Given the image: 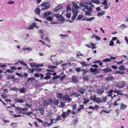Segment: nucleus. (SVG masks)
<instances>
[{
    "label": "nucleus",
    "mask_w": 128,
    "mask_h": 128,
    "mask_svg": "<svg viewBox=\"0 0 128 128\" xmlns=\"http://www.w3.org/2000/svg\"><path fill=\"white\" fill-rule=\"evenodd\" d=\"M126 84V82L124 81H122L119 82L116 86L119 88H121L124 87Z\"/></svg>",
    "instance_id": "1"
},
{
    "label": "nucleus",
    "mask_w": 128,
    "mask_h": 128,
    "mask_svg": "<svg viewBox=\"0 0 128 128\" xmlns=\"http://www.w3.org/2000/svg\"><path fill=\"white\" fill-rule=\"evenodd\" d=\"M41 5L42 6V10L47 9L50 6V4L48 2H44L41 4Z\"/></svg>",
    "instance_id": "2"
},
{
    "label": "nucleus",
    "mask_w": 128,
    "mask_h": 128,
    "mask_svg": "<svg viewBox=\"0 0 128 128\" xmlns=\"http://www.w3.org/2000/svg\"><path fill=\"white\" fill-rule=\"evenodd\" d=\"M90 71L91 72H93V74L95 75L99 73L100 70L96 68H90Z\"/></svg>",
    "instance_id": "3"
},
{
    "label": "nucleus",
    "mask_w": 128,
    "mask_h": 128,
    "mask_svg": "<svg viewBox=\"0 0 128 128\" xmlns=\"http://www.w3.org/2000/svg\"><path fill=\"white\" fill-rule=\"evenodd\" d=\"M52 102V100L51 99L48 100H44L43 101V104L45 106H47L50 103Z\"/></svg>",
    "instance_id": "4"
},
{
    "label": "nucleus",
    "mask_w": 128,
    "mask_h": 128,
    "mask_svg": "<svg viewBox=\"0 0 128 128\" xmlns=\"http://www.w3.org/2000/svg\"><path fill=\"white\" fill-rule=\"evenodd\" d=\"M16 108L19 110V111H18V112L22 114H26V113L27 112H26L25 110H22V108L18 106L17 107H16Z\"/></svg>",
    "instance_id": "5"
},
{
    "label": "nucleus",
    "mask_w": 128,
    "mask_h": 128,
    "mask_svg": "<svg viewBox=\"0 0 128 128\" xmlns=\"http://www.w3.org/2000/svg\"><path fill=\"white\" fill-rule=\"evenodd\" d=\"M63 100L66 101L68 102H70L71 100V99L70 98L69 96L67 94L64 96Z\"/></svg>",
    "instance_id": "6"
},
{
    "label": "nucleus",
    "mask_w": 128,
    "mask_h": 128,
    "mask_svg": "<svg viewBox=\"0 0 128 128\" xmlns=\"http://www.w3.org/2000/svg\"><path fill=\"white\" fill-rule=\"evenodd\" d=\"M96 92L99 94H102L104 92V90L103 88H98L97 89Z\"/></svg>",
    "instance_id": "7"
},
{
    "label": "nucleus",
    "mask_w": 128,
    "mask_h": 128,
    "mask_svg": "<svg viewBox=\"0 0 128 128\" xmlns=\"http://www.w3.org/2000/svg\"><path fill=\"white\" fill-rule=\"evenodd\" d=\"M52 13L50 12H45L43 15V17L44 18H46L47 16H50Z\"/></svg>",
    "instance_id": "8"
},
{
    "label": "nucleus",
    "mask_w": 128,
    "mask_h": 128,
    "mask_svg": "<svg viewBox=\"0 0 128 128\" xmlns=\"http://www.w3.org/2000/svg\"><path fill=\"white\" fill-rule=\"evenodd\" d=\"M62 8V5L61 4H60L55 8L54 11V12H56L59 10L61 9Z\"/></svg>",
    "instance_id": "9"
},
{
    "label": "nucleus",
    "mask_w": 128,
    "mask_h": 128,
    "mask_svg": "<svg viewBox=\"0 0 128 128\" xmlns=\"http://www.w3.org/2000/svg\"><path fill=\"white\" fill-rule=\"evenodd\" d=\"M102 70L105 73L108 72L112 71V69L110 68H106L102 69Z\"/></svg>",
    "instance_id": "10"
},
{
    "label": "nucleus",
    "mask_w": 128,
    "mask_h": 128,
    "mask_svg": "<svg viewBox=\"0 0 128 128\" xmlns=\"http://www.w3.org/2000/svg\"><path fill=\"white\" fill-rule=\"evenodd\" d=\"M64 96H63V94L62 93H59L57 95V96L58 98L60 100L63 99Z\"/></svg>",
    "instance_id": "11"
},
{
    "label": "nucleus",
    "mask_w": 128,
    "mask_h": 128,
    "mask_svg": "<svg viewBox=\"0 0 128 128\" xmlns=\"http://www.w3.org/2000/svg\"><path fill=\"white\" fill-rule=\"evenodd\" d=\"M78 120L76 118L74 119L71 122L70 124L72 125H74L76 124L78 122Z\"/></svg>",
    "instance_id": "12"
},
{
    "label": "nucleus",
    "mask_w": 128,
    "mask_h": 128,
    "mask_svg": "<svg viewBox=\"0 0 128 128\" xmlns=\"http://www.w3.org/2000/svg\"><path fill=\"white\" fill-rule=\"evenodd\" d=\"M85 90V89L84 88H80L78 90L79 92L82 94H83Z\"/></svg>",
    "instance_id": "13"
},
{
    "label": "nucleus",
    "mask_w": 128,
    "mask_h": 128,
    "mask_svg": "<svg viewBox=\"0 0 128 128\" xmlns=\"http://www.w3.org/2000/svg\"><path fill=\"white\" fill-rule=\"evenodd\" d=\"M77 78L75 76H73L72 77V80L74 83L78 82Z\"/></svg>",
    "instance_id": "14"
},
{
    "label": "nucleus",
    "mask_w": 128,
    "mask_h": 128,
    "mask_svg": "<svg viewBox=\"0 0 128 128\" xmlns=\"http://www.w3.org/2000/svg\"><path fill=\"white\" fill-rule=\"evenodd\" d=\"M68 115V112H63L61 116L62 117L64 118H65Z\"/></svg>",
    "instance_id": "15"
},
{
    "label": "nucleus",
    "mask_w": 128,
    "mask_h": 128,
    "mask_svg": "<svg viewBox=\"0 0 128 128\" xmlns=\"http://www.w3.org/2000/svg\"><path fill=\"white\" fill-rule=\"evenodd\" d=\"M87 88H89L88 91L91 92H94V88L90 85H89L87 86Z\"/></svg>",
    "instance_id": "16"
},
{
    "label": "nucleus",
    "mask_w": 128,
    "mask_h": 128,
    "mask_svg": "<svg viewBox=\"0 0 128 128\" xmlns=\"http://www.w3.org/2000/svg\"><path fill=\"white\" fill-rule=\"evenodd\" d=\"M40 9L38 8H36L35 10V12L36 14L38 15L40 13Z\"/></svg>",
    "instance_id": "17"
},
{
    "label": "nucleus",
    "mask_w": 128,
    "mask_h": 128,
    "mask_svg": "<svg viewBox=\"0 0 128 128\" xmlns=\"http://www.w3.org/2000/svg\"><path fill=\"white\" fill-rule=\"evenodd\" d=\"M72 4L73 6L75 8H76L77 9H78L79 8V7L76 3L74 2H72Z\"/></svg>",
    "instance_id": "18"
},
{
    "label": "nucleus",
    "mask_w": 128,
    "mask_h": 128,
    "mask_svg": "<svg viewBox=\"0 0 128 128\" xmlns=\"http://www.w3.org/2000/svg\"><path fill=\"white\" fill-rule=\"evenodd\" d=\"M126 105L124 104H120V108L121 110H124L127 107Z\"/></svg>",
    "instance_id": "19"
},
{
    "label": "nucleus",
    "mask_w": 128,
    "mask_h": 128,
    "mask_svg": "<svg viewBox=\"0 0 128 128\" xmlns=\"http://www.w3.org/2000/svg\"><path fill=\"white\" fill-rule=\"evenodd\" d=\"M15 101L16 102H18L20 103H21L24 102V101L22 99H18V98H16L15 99Z\"/></svg>",
    "instance_id": "20"
},
{
    "label": "nucleus",
    "mask_w": 128,
    "mask_h": 128,
    "mask_svg": "<svg viewBox=\"0 0 128 128\" xmlns=\"http://www.w3.org/2000/svg\"><path fill=\"white\" fill-rule=\"evenodd\" d=\"M96 95L91 96L90 97V98L91 100H94V102L96 100Z\"/></svg>",
    "instance_id": "21"
},
{
    "label": "nucleus",
    "mask_w": 128,
    "mask_h": 128,
    "mask_svg": "<svg viewBox=\"0 0 128 128\" xmlns=\"http://www.w3.org/2000/svg\"><path fill=\"white\" fill-rule=\"evenodd\" d=\"M85 8L88 11H91V12H92L93 11L92 8L88 6H85Z\"/></svg>",
    "instance_id": "22"
},
{
    "label": "nucleus",
    "mask_w": 128,
    "mask_h": 128,
    "mask_svg": "<svg viewBox=\"0 0 128 128\" xmlns=\"http://www.w3.org/2000/svg\"><path fill=\"white\" fill-rule=\"evenodd\" d=\"M23 50H28V53L30 51H32V49L31 48L28 47L27 48L24 47L23 48Z\"/></svg>",
    "instance_id": "23"
},
{
    "label": "nucleus",
    "mask_w": 128,
    "mask_h": 128,
    "mask_svg": "<svg viewBox=\"0 0 128 128\" xmlns=\"http://www.w3.org/2000/svg\"><path fill=\"white\" fill-rule=\"evenodd\" d=\"M101 99H100V98H96V100L94 101V102H96L97 103H101Z\"/></svg>",
    "instance_id": "24"
},
{
    "label": "nucleus",
    "mask_w": 128,
    "mask_h": 128,
    "mask_svg": "<svg viewBox=\"0 0 128 128\" xmlns=\"http://www.w3.org/2000/svg\"><path fill=\"white\" fill-rule=\"evenodd\" d=\"M91 2L94 3L99 4L100 3V1L98 0H91Z\"/></svg>",
    "instance_id": "25"
},
{
    "label": "nucleus",
    "mask_w": 128,
    "mask_h": 128,
    "mask_svg": "<svg viewBox=\"0 0 128 128\" xmlns=\"http://www.w3.org/2000/svg\"><path fill=\"white\" fill-rule=\"evenodd\" d=\"M30 65L31 67H34L36 68V64L35 62H31L30 64Z\"/></svg>",
    "instance_id": "26"
},
{
    "label": "nucleus",
    "mask_w": 128,
    "mask_h": 128,
    "mask_svg": "<svg viewBox=\"0 0 128 128\" xmlns=\"http://www.w3.org/2000/svg\"><path fill=\"white\" fill-rule=\"evenodd\" d=\"M36 25L35 23H32L29 27L30 29L33 30L34 28V27Z\"/></svg>",
    "instance_id": "27"
},
{
    "label": "nucleus",
    "mask_w": 128,
    "mask_h": 128,
    "mask_svg": "<svg viewBox=\"0 0 128 128\" xmlns=\"http://www.w3.org/2000/svg\"><path fill=\"white\" fill-rule=\"evenodd\" d=\"M18 91L20 93H24L25 92V88L24 87H22L20 89H19Z\"/></svg>",
    "instance_id": "28"
},
{
    "label": "nucleus",
    "mask_w": 128,
    "mask_h": 128,
    "mask_svg": "<svg viewBox=\"0 0 128 128\" xmlns=\"http://www.w3.org/2000/svg\"><path fill=\"white\" fill-rule=\"evenodd\" d=\"M113 77L111 76H110L105 78L106 80L108 81H110L113 80Z\"/></svg>",
    "instance_id": "29"
},
{
    "label": "nucleus",
    "mask_w": 128,
    "mask_h": 128,
    "mask_svg": "<svg viewBox=\"0 0 128 128\" xmlns=\"http://www.w3.org/2000/svg\"><path fill=\"white\" fill-rule=\"evenodd\" d=\"M46 18L47 20L50 22H52L53 20V18L51 16H48Z\"/></svg>",
    "instance_id": "30"
},
{
    "label": "nucleus",
    "mask_w": 128,
    "mask_h": 128,
    "mask_svg": "<svg viewBox=\"0 0 128 128\" xmlns=\"http://www.w3.org/2000/svg\"><path fill=\"white\" fill-rule=\"evenodd\" d=\"M18 62L20 63V64L23 65L25 66H27V64L23 61L20 60L18 61Z\"/></svg>",
    "instance_id": "31"
},
{
    "label": "nucleus",
    "mask_w": 128,
    "mask_h": 128,
    "mask_svg": "<svg viewBox=\"0 0 128 128\" xmlns=\"http://www.w3.org/2000/svg\"><path fill=\"white\" fill-rule=\"evenodd\" d=\"M52 102L56 105H57L59 103V101L57 100H55L54 101H52Z\"/></svg>",
    "instance_id": "32"
},
{
    "label": "nucleus",
    "mask_w": 128,
    "mask_h": 128,
    "mask_svg": "<svg viewBox=\"0 0 128 128\" xmlns=\"http://www.w3.org/2000/svg\"><path fill=\"white\" fill-rule=\"evenodd\" d=\"M116 73L117 74H124V71H116Z\"/></svg>",
    "instance_id": "33"
},
{
    "label": "nucleus",
    "mask_w": 128,
    "mask_h": 128,
    "mask_svg": "<svg viewBox=\"0 0 128 128\" xmlns=\"http://www.w3.org/2000/svg\"><path fill=\"white\" fill-rule=\"evenodd\" d=\"M120 27L122 29H124L125 28H127V26L124 24H122L120 26Z\"/></svg>",
    "instance_id": "34"
},
{
    "label": "nucleus",
    "mask_w": 128,
    "mask_h": 128,
    "mask_svg": "<svg viewBox=\"0 0 128 128\" xmlns=\"http://www.w3.org/2000/svg\"><path fill=\"white\" fill-rule=\"evenodd\" d=\"M119 69L120 70H126L125 68L122 65L121 66L119 67Z\"/></svg>",
    "instance_id": "35"
},
{
    "label": "nucleus",
    "mask_w": 128,
    "mask_h": 128,
    "mask_svg": "<svg viewBox=\"0 0 128 128\" xmlns=\"http://www.w3.org/2000/svg\"><path fill=\"white\" fill-rule=\"evenodd\" d=\"M111 60L110 59L108 58H106L102 60L103 62H110L111 61Z\"/></svg>",
    "instance_id": "36"
},
{
    "label": "nucleus",
    "mask_w": 128,
    "mask_h": 128,
    "mask_svg": "<svg viewBox=\"0 0 128 128\" xmlns=\"http://www.w3.org/2000/svg\"><path fill=\"white\" fill-rule=\"evenodd\" d=\"M78 14H74V15L72 18V19L73 21H74L77 16Z\"/></svg>",
    "instance_id": "37"
},
{
    "label": "nucleus",
    "mask_w": 128,
    "mask_h": 128,
    "mask_svg": "<svg viewBox=\"0 0 128 128\" xmlns=\"http://www.w3.org/2000/svg\"><path fill=\"white\" fill-rule=\"evenodd\" d=\"M95 17H93L90 18H88L87 17L86 21H90L93 20V19H95Z\"/></svg>",
    "instance_id": "38"
},
{
    "label": "nucleus",
    "mask_w": 128,
    "mask_h": 128,
    "mask_svg": "<svg viewBox=\"0 0 128 128\" xmlns=\"http://www.w3.org/2000/svg\"><path fill=\"white\" fill-rule=\"evenodd\" d=\"M101 99V103L103 102H104L106 101L107 100V97H105L104 98H102V99Z\"/></svg>",
    "instance_id": "39"
},
{
    "label": "nucleus",
    "mask_w": 128,
    "mask_h": 128,
    "mask_svg": "<svg viewBox=\"0 0 128 128\" xmlns=\"http://www.w3.org/2000/svg\"><path fill=\"white\" fill-rule=\"evenodd\" d=\"M113 92V90L112 89H111L110 90L108 93V96H112V92Z\"/></svg>",
    "instance_id": "40"
},
{
    "label": "nucleus",
    "mask_w": 128,
    "mask_h": 128,
    "mask_svg": "<svg viewBox=\"0 0 128 128\" xmlns=\"http://www.w3.org/2000/svg\"><path fill=\"white\" fill-rule=\"evenodd\" d=\"M104 14V11H102L101 12H99L98 14V16H102Z\"/></svg>",
    "instance_id": "41"
},
{
    "label": "nucleus",
    "mask_w": 128,
    "mask_h": 128,
    "mask_svg": "<svg viewBox=\"0 0 128 128\" xmlns=\"http://www.w3.org/2000/svg\"><path fill=\"white\" fill-rule=\"evenodd\" d=\"M83 17L84 16L82 15H79L78 16L77 19L78 20H81Z\"/></svg>",
    "instance_id": "42"
},
{
    "label": "nucleus",
    "mask_w": 128,
    "mask_h": 128,
    "mask_svg": "<svg viewBox=\"0 0 128 128\" xmlns=\"http://www.w3.org/2000/svg\"><path fill=\"white\" fill-rule=\"evenodd\" d=\"M60 36H62L61 38H68V35H63L62 34H60Z\"/></svg>",
    "instance_id": "43"
},
{
    "label": "nucleus",
    "mask_w": 128,
    "mask_h": 128,
    "mask_svg": "<svg viewBox=\"0 0 128 128\" xmlns=\"http://www.w3.org/2000/svg\"><path fill=\"white\" fill-rule=\"evenodd\" d=\"M84 102L83 103L84 104H86L87 103V102H89V100L88 99L86 100V98H84Z\"/></svg>",
    "instance_id": "44"
},
{
    "label": "nucleus",
    "mask_w": 128,
    "mask_h": 128,
    "mask_svg": "<svg viewBox=\"0 0 128 128\" xmlns=\"http://www.w3.org/2000/svg\"><path fill=\"white\" fill-rule=\"evenodd\" d=\"M80 64L84 66H88V64H86V63L84 62H80Z\"/></svg>",
    "instance_id": "45"
},
{
    "label": "nucleus",
    "mask_w": 128,
    "mask_h": 128,
    "mask_svg": "<svg viewBox=\"0 0 128 128\" xmlns=\"http://www.w3.org/2000/svg\"><path fill=\"white\" fill-rule=\"evenodd\" d=\"M72 12L73 14H78V10L77 9H72Z\"/></svg>",
    "instance_id": "46"
},
{
    "label": "nucleus",
    "mask_w": 128,
    "mask_h": 128,
    "mask_svg": "<svg viewBox=\"0 0 128 128\" xmlns=\"http://www.w3.org/2000/svg\"><path fill=\"white\" fill-rule=\"evenodd\" d=\"M73 95H74L76 97H78L79 96H80V94L78 93H76V92H74L73 93Z\"/></svg>",
    "instance_id": "47"
},
{
    "label": "nucleus",
    "mask_w": 128,
    "mask_h": 128,
    "mask_svg": "<svg viewBox=\"0 0 128 128\" xmlns=\"http://www.w3.org/2000/svg\"><path fill=\"white\" fill-rule=\"evenodd\" d=\"M92 12H91L90 11H85V14L90 15L91 13Z\"/></svg>",
    "instance_id": "48"
},
{
    "label": "nucleus",
    "mask_w": 128,
    "mask_h": 128,
    "mask_svg": "<svg viewBox=\"0 0 128 128\" xmlns=\"http://www.w3.org/2000/svg\"><path fill=\"white\" fill-rule=\"evenodd\" d=\"M76 71L78 72H80L81 70V68H76L75 69Z\"/></svg>",
    "instance_id": "49"
},
{
    "label": "nucleus",
    "mask_w": 128,
    "mask_h": 128,
    "mask_svg": "<svg viewBox=\"0 0 128 128\" xmlns=\"http://www.w3.org/2000/svg\"><path fill=\"white\" fill-rule=\"evenodd\" d=\"M11 90H14L16 91H17L18 90V88L16 87L12 88H11Z\"/></svg>",
    "instance_id": "50"
},
{
    "label": "nucleus",
    "mask_w": 128,
    "mask_h": 128,
    "mask_svg": "<svg viewBox=\"0 0 128 128\" xmlns=\"http://www.w3.org/2000/svg\"><path fill=\"white\" fill-rule=\"evenodd\" d=\"M61 115L58 116H57L55 120L56 121H58L59 120H60L61 119V117H62Z\"/></svg>",
    "instance_id": "51"
},
{
    "label": "nucleus",
    "mask_w": 128,
    "mask_h": 128,
    "mask_svg": "<svg viewBox=\"0 0 128 128\" xmlns=\"http://www.w3.org/2000/svg\"><path fill=\"white\" fill-rule=\"evenodd\" d=\"M91 44L92 47V49L96 48L97 47L96 46L94 47L96 45V44H94L92 43H91Z\"/></svg>",
    "instance_id": "52"
},
{
    "label": "nucleus",
    "mask_w": 128,
    "mask_h": 128,
    "mask_svg": "<svg viewBox=\"0 0 128 128\" xmlns=\"http://www.w3.org/2000/svg\"><path fill=\"white\" fill-rule=\"evenodd\" d=\"M56 66H51L50 65H48V68L51 69H54V68H56Z\"/></svg>",
    "instance_id": "53"
},
{
    "label": "nucleus",
    "mask_w": 128,
    "mask_h": 128,
    "mask_svg": "<svg viewBox=\"0 0 128 128\" xmlns=\"http://www.w3.org/2000/svg\"><path fill=\"white\" fill-rule=\"evenodd\" d=\"M44 66V65L42 64H36V68L38 67V66L42 67H43Z\"/></svg>",
    "instance_id": "54"
},
{
    "label": "nucleus",
    "mask_w": 128,
    "mask_h": 128,
    "mask_svg": "<svg viewBox=\"0 0 128 128\" xmlns=\"http://www.w3.org/2000/svg\"><path fill=\"white\" fill-rule=\"evenodd\" d=\"M71 10V8L70 7L68 6H67L66 8V11L68 12L69 11H70Z\"/></svg>",
    "instance_id": "55"
},
{
    "label": "nucleus",
    "mask_w": 128,
    "mask_h": 128,
    "mask_svg": "<svg viewBox=\"0 0 128 128\" xmlns=\"http://www.w3.org/2000/svg\"><path fill=\"white\" fill-rule=\"evenodd\" d=\"M114 92L118 94H119V93H120V92H121V90L119 91L118 90H117L116 89H115L114 90Z\"/></svg>",
    "instance_id": "56"
},
{
    "label": "nucleus",
    "mask_w": 128,
    "mask_h": 128,
    "mask_svg": "<svg viewBox=\"0 0 128 128\" xmlns=\"http://www.w3.org/2000/svg\"><path fill=\"white\" fill-rule=\"evenodd\" d=\"M51 78L50 76L49 75H46L44 77V79L46 80H48L50 79Z\"/></svg>",
    "instance_id": "57"
},
{
    "label": "nucleus",
    "mask_w": 128,
    "mask_h": 128,
    "mask_svg": "<svg viewBox=\"0 0 128 128\" xmlns=\"http://www.w3.org/2000/svg\"><path fill=\"white\" fill-rule=\"evenodd\" d=\"M16 74L18 76L20 77H22L23 76V75L22 74L17 72L16 73Z\"/></svg>",
    "instance_id": "58"
},
{
    "label": "nucleus",
    "mask_w": 128,
    "mask_h": 128,
    "mask_svg": "<svg viewBox=\"0 0 128 128\" xmlns=\"http://www.w3.org/2000/svg\"><path fill=\"white\" fill-rule=\"evenodd\" d=\"M124 61V60H122L121 61H120L118 62L116 61H115V62H116L117 63V64H122L123 63V62Z\"/></svg>",
    "instance_id": "59"
},
{
    "label": "nucleus",
    "mask_w": 128,
    "mask_h": 128,
    "mask_svg": "<svg viewBox=\"0 0 128 128\" xmlns=\"http://www.w3.org/2000/svg\"><path fill=\"white\" fill-rule=\"evenodd\" d=\"M6 72L8 73H12L14 72V71L9 69H7L6 70Z\"/></svg>",
    "instance_id": "60"
},
{
    "label": "nucleus",
    "mask_w": 128,
    "mask_h": 128,
    "mask_svg": "<svg viewBox=\"0 0 128 128\" xmlns=\"http://www.w3.org/2000/svg\"><path fill=\"white\" fill-rule=\"evenodd\" d=\"M66 17L68 18H70V17L71 14L70 13H67L66 14Z\"/></svg>",
    "instance_id": "61"
},
{
    "label": "nucleus",
    "mask_w": 128,
    "mask_h": 128,
    "mask_svg": "<svg viewBox=\"0 0 128 128\" xmlns=\"http://www.w3.org/2000/svg\"><path fill=\"white\" fill-rule=\"evenodd\" d=\"M25 105L28 108H30L32 106V104H26Z\"/></svg>",
    "instance_id": "62"
},
{
    "label": "nucleus",
    "mask_w": 128,
    "mask_h": 128,
    "mask_svg": "<svg viewBox=\"0 0 128 128\" xmlns=\"http://www.w3.org/2000/svg\"><path fill=\"white\" fill-rule=\"evenodd\" d=\"M57 18H60L61 16V15L59 14H55L54 15Z\"/></svg>",
    "instance_id": "63"
},
{
    "label": "nucleus",
    "mask_w": 128,
    "mask_h": 128,
    "mask_svg": "<svg viewBox=\"0 0 128 128\" xmlns=\"http://www.w3.org/2000/svg\"><path fill=\"white\" fill-rule=\"evenodd\" d=\"M34 80V78H32V77L29 78L28 79L27 81H28L30 80L33 81Z\"/></svg>",
    "instance_id": "64"
}]
</instances>
